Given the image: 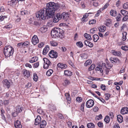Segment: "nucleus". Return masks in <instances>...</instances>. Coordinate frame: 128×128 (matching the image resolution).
I'll return each instance as SVG.
<instances>
[{
  "label": "nucleus",
  "instance_id": "obj_1",
  "mask_svg": "<svg viewBox=\"0 0 128 128\" xmlns=\"http://www.w3.org/2000/svg\"><path fill=\"white\" fill-rule=\"evenodd\" d=\"M51 34L53 38H63L64 37L63 30L59 28H56L52 30Z\"/></svg>",
  "mask_w": 128,
  "mask_h": 128
},
{
  "label": "nucleus",
  "instance_id": "obj_2",
  "mask_svg": "<svg viewBox=\"0 0 128 128\" xmlns=\"http://www.w3.org/2000/svg\"><path fill=\"white\" fill-rule=\"evenodd\" d=\"M14 48L10 46H6L4 49V53L6 58L12 55L14 52Z\"/></svg>",
  "mask_w": 128,
  "mask_h": 128
},
{
  "label": "nucleus",
  "instance_id": "obj_3",
  "mask_svg": "<svg viewBox=\"0 0 128 128\" xmlns=\"http://www.w3.org/2000/svg\"><path fill=\"white\" fill-rule=\"evenodd\" d=\"M36 14L37 18H40L44 20L46 19V18H48L46 13L45 12V10H44V8L39 11L36 13Z\"/></svg>",
  "mask_w": 128,
  "mask_h": 128
},
{
  "label": "nucleus",
  "instance_id": "obj_4",
  "mask_svg": "<svg viewBox=\"0 0 128 128\" xmlns=\"http://www.w3.org/2000/svg\"><path fill=\"white\" fill-rule=\"evenodd\" d=\"M58 4L53 2H50L46 4V8L58 9Z\"/></svg>",
  "mask_w": 128,
  "mask_h": 128
},
{
  "label": "nucleus",
  "instance_id": "obj_5",
  "mask_svg": "<svg viewBox=\"0 0 128 128\" xmlns=\"http://www.w3.org/2000/svg\"><path fill=\"white\" fill-rule=\"evenodd\" d=\"M14 112L12 113V115L14 117L16 116L18 113L22 111V108L20 106L18 105L15 108Z\"/></svg>",
  "mask_w": 128,
  "mask_h": 128
},
{
  "label": "nucleus",
  "instance_id": "obj_6",
  "mask_svg": "<svg viewBox=\"0 0 128 128\" xmlns=\"http://www.w3.org/2000/svg\"><path fill=\"white\" fill-rule=\"evenodd\" d=\"M43 61L44 62V68L45 69H48L49 66L51 64V63L48 58H43Z\"/></svg>",
  "mask_w": 128,
  "mask_h": 128
},
{
  "label": "nucleus",
  "instance_id": "obj_7",
  "mask_svg": "<svg viewBox=\"0 0 128 128\" xmlns=\"http://www.w3.org/2000/svg\"><path fill=\"white\" fill-rule=\"evenodd\" d=\"M45 12L46 13L47 16L50 18L52 17L54 15L56 11L54 10H45Z\"/></svg>",
  "mask_w": 128,
  "mask_h": 128
},
{
  "label": "nucleus",
  "instance_id": "obj_8",
  "mask_svg": "<svg viewBox=\"0 0 128 128\" xmlns=\"http://www.w3.org/2000/svg\"><path fill=\"white\" fill-rule=\"evenodd\" d=\"M49 56L51 58H56L58 56V53L56 51L52 50L50 52Z\"/></svg>",
  "mask_w": 128,
  "mask_h": 128
},
{
  "label": "nucleus",
  "instance_id": "obj_9",
  "mask_svg": "<svg viewBox=\"0 0 128 128\" xmlns=\"http://www.w3.org/2000/svg\"><path fill=\"white\" fill-rule=\"evenodd\" d=\"M63 19L65 20H67L68 19L70 16V12H64L62 13Z\"/></svg>",
  "mask_w": 128,
  "mask_h": 128
},
{
  "label": "nucleus",
  "instance_id": "obj_10",
  "mask_svg": "<svg viewBox=\"0 0 128 128\" xmlns=\"http://www.w3.org/2000/svg\"><path fill=\"white\" fill-rule=\"evenodd\" d=\"M94 104V101L90 99L89 100L86 102V106L87 108H90L92 107Z\"/></svg>",
  "mask_w": 128,
  "mask_h": 128
},
{
  "label": "nucleus",
  "instance_id": "obj_11",
  "mask_svg": "<svg viewBox=\"0 0 128 128\" xmlns=\"http://www.w3.org/2000/svg\"><path fill=\"white\" fill-rule=\"evenodd\" d=\"M106 64L104 63H102L101 65H99L98 66H97L96 68V70L100 71L101 73H102L103 70L102 68L103 67H106Z\"/></svg>",
  "mask_w": 128,
  "mask_h": 128
},
{
  "label": "nucleus",
  "instance_id": "obj_12",
  "mask_svg": "<svg viewBox=\"0 0 128 128\" xmlns=\"http://www.w3.org/2000/svg\"><path fill=\"white\" fill-rule=\"evenodd\" d=\"M3 86L4 87L8 88L11 85V84L7 80H4L3 81Z\"/></svg>",
  "mask_w": 128,
  "mask_h": 128
},
{
  "label": "nucleus",
  "instance_id": "obj_13",
  "mask_svg": "<svg viewBox=\"0 0 128 128\" xmlns=\"http://www.w3.org/2000/svg\"><path fill=\"white\" fill-rule=\"evenodd\" d=\"M32 42L34 45H36L39 42L38 39L36 36L34 35L32 37Z\"/></svg>",
  "mask_w": 128,
  "mask_h": 128
},
{
  "label": "nucleus",
  "instance_id": "obj_14",
  "mask_svg": "<svg viewBox=\"0 0 128 128\" xmlns=\"http://www.w3.org/2000/svg\"><path fill=\"white\" fill-rule=\"evenodd\" d=\"M23 75L26 77L28 78L30 75V74L29 71L26 69H24L22 70Z\"/></svg>",
  "mask_w": 128,
  "mask_h": 128
},
{
  "label": "nucleus",
  "instance_id": "obj_15",
  "mask_svg": "<svg viewBox=\"0 0 128 128\" xmlns=\"http://www.w3.org/2000/svg\"><path fill=\"white\" fill-rule=\"evenodd\" d=\"M110 60L112 63H119L120 61V60L116 58H110Z\"/></svg>",
  "mask_w": 128,
  "mask_h": 128
},
{
  "label": "nucleus",
  "instance_id": "obj_16",
  "mask_svg": "<svg viewBox=\"0 0 128 128\" xmlns=\"http://www.w3.org/2000/svg\"><path fill=\"white\" fill-rule=\"evenodd\" d=\"M112 54L114 55L117 56H120L122 55V54L120 52H117L116 51L112 50L111 51Z\"/></svg>",
  "mask_w": 128,
  "mask_h": 128
},
{
  "label": "nucleus",
  "instance_id": "obj_17",
  "mask_svg": "<svg viewBox=\"0 0 128 128\" xmlns=\"http://www.w3.org/2000/svg\"><path fill=\"white\" fill-rule=\"evenodd\" d=\"M14 126L16 128H22V126L20 124V122L17 120L16 122L14 123Z\"/></svg>",
  "mask_w": 128,
  "mask_h": 128
},
{
  "label": "nucleus",
  "instance_id": "obj_18",
  "mask_svg": "<svg viewBox=\"0 0 128 128\" xmlns=\"http://www.w3.org/2000/svg\"><path fill=\"white\" fill-rule=\"evenodd\" d=\"M57 66L58 68H60L62 69H65L67 67L66 64L60 63L58 64Z\"/></svg>",
  "mask_w": 128,
  "mask_h": 128
},
{
  "label": "nucleus",
  "instance_id": "obj_19",
  "mask_svg": "<svg viewBox=\"0 0 128 128\" xmlns=\"http://www.w3.org/2000/svg\"><path fill=\"white\" fill-rule=\"evenodd\" d=\"M18 1V0H11L8 2V4L11 6H14L16 4Z\"/></svg>",
  "mask_w": 128,
  "mask_h": 128
},
{
  "label": "nucleus",
  "instance_id": "obj_20",
  "mask_svg": "<svg viewBox=\"0 0 128 128\" xmlns=\"http://www.w3.org/2000/svg\"><path fill=\"white\" fill-rule=\"evenodd\" d=\"M41 120V118L39 116H38L36 118L35 120L34 124L35 125H37L40 123Z\"/></svg>",
  "mask_w": 128,
  "mask_h": 128
},
{
  "label": "nucleus",
  "instance_id": "obj_21",
  "mask_svg": "<svg viewBox=\"0 0 128 128\" xmlns=\"http://www.w3.org/2000/svg\"><path fill=\"white\" fill-rule=\"evenodd\" d=\"M120 112L123 114H127L128 112V108L127 107L123 108L121 110Z\"/></svg>",
  "mask_w": 128,
  "mask_h": 128
},
{
  "label": "nucleus",
  "instance_id": "obj_22",
  "mask_svg": "<svg viewBox=\"0 0 128 128\" xmlns=\"http://www.w3.org/2000/svg\"><path fill=\"white\" fill-rule=\"evenodd\" d=\"M12 74H14V75H16L18 76L20 74L19 71L18 70H14L11 72Z\"/></svg>",
  "mask_w": 128,
  "mask_h": 128
},
{
  "label": "nucleus",
  "instance_id": "obj_23",
  "mask_svg": "<svg viewBox=\"0 0 128 128\" xmlns=\"http://www.w3.org/2000/svg\"><path fill=\"white\" fill-rule=\"evenodd\" d=\"M84 44L86 46H88L90 48L92 47L93 46V44L86 40H85Z\"/></svg>",
  "mask_w": 128,
  "mask_h": 128
},
{
  "label": "nucleus",
  "instance_id": "obj_24",
  "mask_svg": "<svg viewBox=\"0 0 128 128\" xmlns=\"http://www.w3.org/2000/svg\"><path fill=\"white\" fill-rule=\"evenodd\" d=\"M40 128H44L46 124V122L45 120H42L40 122Z\"/></svg>",
  "mask_w": 128,
  "mask_h": 128
},
{
  "label": "nucleus",
  "instance_id": "obj_25",
  "mask_svg": "<svg viewBox=\"0 0 128 128\" xmlns=\"http://www.w3.org/2000/svg\"><path fill=\"white\" fill-rule=\"evenodd\" d=\"M49 46L46 45L43 51V54L44 55H46L47 54L49 50Z\"/></svg>",
  "mask_w": 128,
  "mask_h": 128
},
{
  "label": "nucleus",
  "instance_id": "obj_26",
  "mask_svg": "<svg viewBox=\"0 0 128 128\" xmlns=\"http://www.w3.org/2000/svg\"><path fill=\"white\" fill-rule=\"evenodd\" d=\"M50 45L53 46H56L58 44V42L54 40L50 41Z\"/></svg>",
  "mask_w": 128,
  "mask_h": 128
},
{
  "label": "nucleus",
  "instance_id": "obj_27",
  "mask_svg": "<svg viewBox=\"0 0 128 128\" xmlns=\"http://www.w3.org/2000/svg\"><path fill=\"white\" fill-rule=\"evenodd\" d=\"M38 59V57L36 56L34 57L31 58L29 62L30 63H33L37 61Z\"/></svg>",
  "mask_w": 128,
  "mask_h": 128
},
{
  "label": "nucleus",
  "instance_id": "obj_28",
  "mask_svg": "<svg viewBox=\"0 0 128 128\" xmlns=\"http://www.w3.org/2000/svg\"><path fill=\"white\" fill-rule=\"evenodd\" d=\"M84 36L85 38L88 40L90 41L92 40V38L91 36L89 34L86 33L84 34Z\"/></svg>",
  "mask_w": 128,
  "mask_h": 128
},
{
  "label": "nucleus",
  "instance_id": "obj_29",
  "mask_svg": "<svg viewBox=\"0 0 128 128\" xmlns=\"http://www.w3.org/2000/svg\"><path fill=\"white\" fill-rule=\"evenodd\" d=\"M65 95L66 98L68 102L70 103V94L68 93H66L65 94Z\"/></svg>",
  "mask_w": 128,
  "mask_h": 128
},
{
  "label": "nucleus",
  "instance_id": "obj_30",
  "mask_svg": "<svg viewBox=\"0 0 128 128\" xmlns=\"http://www.w3.org/2000/svg\"><path fill=\"white\" fill-rule=\"evenodd\" d=\"M117 118L118 121L120 123L122 122L123 120V118L120 115H118L117 116Z\"/></svg>",
  "mask_w": 128,
  "mask_h": 128
},
{
  "label": "nucleus",
  "instance_id": "obj_31",
  "mask_svg": "<svg viewBox=\"0 0 128 128\" xmlns=\"http://www.w3.org/2000/svg\"><path fill=\"white\" fill-rule=\"evenodd\" d=\"M48 28L46 26H44L40 28V31L42 32H44L47 31Z\"/></svg>",
  "mask_w": 128,
  "mask_h": 128
},
{
  "label": "nucleus",
  "instance_id": "obj_32",
  "mask_svg": "<svg viewBox=\"0 0 128 128\" xmlns=\"http://www.w3.org/2000/svg\"><path fill=\"white\" fill-rule=\"evenodd\" d=\"M93 40L95 42H96L99 39V37L98 35L94 34L93 36Z\"/></svg>",
  "mask_w": 128,
  "mask_h": 128
},
{
  "label": "nucleus",
  "instance_id": "obj_33",
  "mask_svg": "<svg viewBox=\"0 0 128 128\" xmlns=\"http://www.w3.org/2000/svg\"><path fill=\"white\" fill-rule=\"evenodd\" d=\"M80 56L82 59H85L88 58V55L86 54L83 53L80 54Z\"/></svg>",
  "mask_w": 128,
  "mask_h": 128
},
{
  "label": "nucleus",
  "instance_id": "obj_34",
  "mask_svg": "<svg viewBox=\"0 0 128 128\" xmlns=\"http://www.w3.org/2000/svg\"><path fill=\"white\" fill-rule=\"evenodd\" d=\"M64 74L67 76H71L72 74V72L68 70H66L64 71Z\"/></svg>",
  "mask_w": 128,
  "mask_h": 128
},
{
  "label": "nucleus",
  "instance_id": "obj_35",
  "mask_svg": "<svg viewBox=\"0 0 128 128\" xmlns=\"http://www.w3.org/2000/svg\"><path fill=\"white\" fill-rule=\"evenodd\" d=\"M116 10H111L110 12V15L113 16H115L116 15Z\"/></svg>",
  "mask_w": 128,
  "mask_h": 128
},
{
  "label": "nucleus",
  "instance_id": "obj_36",
  "mask_svg": "<svg viewBox=\"0 0 128 128\" xmlns=\"http://www.w3.org/2000/svg\"><path fill=\"white\" fill-rule=\"evenodd\" d=\"M99 31L100 32H103L106 30V27L104 26H102L98 28Z\"/></svg>",
  "mask_w": 128,
  "mask_h": 128
},
{
  "label": "nucleus",
  "instance_id": "obj_37",
  "mask_svg": "<svg viewBox=\"0 0 128 128\" xmlns=\"http://www.w3.org/2000/svg\"><path fill=\"white\" fill-rule=\"evenodd\" d=\"M122 40L123 41H125L126 39V36L127 33L125 32H124L122 33Z\"/></svg>",
  "mask_w": 128,
  "mask_h": 128
},
{
  "label": "nucleus",
  "instance_id": "obj_38",
  "mask_svg": "<svg viewBox=\"0 0 128 128\" xmlns=\"http://www.w3.org/2000/svg\"><path fill=\"white\" fill-rule=\"evenodd\" d=\"M92 62V61L90 60H86L84 64V66H88Z\"/></svg>",
  "mask_w": 128,
  "mask_h": 128
},
{
  "label": "nucleus",
  "instance_id": "obj_39",
  "mask_svg": "<svg viewBox=\"0 0 128 128\" xmlns=\"http://www.w3.org/2000/svg\"><path fill=\"white\" fill-rule=\"evenodd\" d=\"M87 126L88 128H94V125L92 123H90L87 124Z\"/></svg>",
  "mask_w": 128,
  "mask_h": 128
},
{
  "label": "nucleus",
  "instance_id": "obj_40",
  "mask_svg": "<svg viewBox=\"0 0 128 128\" xmlns=\"http://www.w3.org/2000/svg\"><path fill=\"white\" fill-rule=\"evenodd\" d=\"M70 84V82L69 80L67 79H66L64 80V86H66L69 85Z\"/></svg>",
  "mask_w": 128,
  "mask_h": 128
},
{
  "label": "nucleus",
  "instance_id": "obj_41",
  "mask_svg": "<svg viewBox=\"0 0 128 128\" xmlns=\"http://www.w3.org/2000/svg\"><path fill=\"white\" fill-rule=\"evenodd\" d=\"M53 70L52 69H50L46 72V75L48 76H50L53 73Z\"/></svg>",
  "mask_w": 128,
  "mask_h": 128
},
{
  "label": "nucleus",
  "instance_id": "obj_42",
  "mask_svg": "<svg viewBox=\"0 0 128 128\" xmlns=\"http://www.w3.org/2000/svg\"><path fill=\"white\" fill-rule=\"evenodd\" d=\"M29 42H28L23 43V48H25L28 47V46Z\"/></svg>",
  "mask_w": 128,
  "mask_h": 128
},
{
  "label": "nucleus",
  "instance_id": "obj_43",
  "mask_svg": "<svg viewBox=\"0 0 128 128\" xmlns=\"http://www.w3.org/2000/svg\"><path fill=\"white\" fill-rule=\"evenodd\" d=\"M76 45L78 46L80 48H82L83 46V44L81 42H76Z\"/></svg>",
  "mask_w": 128,
  "mask_h": 128
},
{
  "label": "nucleus",
  "instance_id": "obj_44",
  "mask_svg": "<svg viewBox=\"0 0 128 128\" xmlns=\"http://www.w3.org/2000/svg\"><path fill=\"white\" fill-rule=\"evenodd\" d=\"M95 66L94 64H92L90 66V67L88 68V70L90 71L94 70L95 68Z\"/></svg>",
  "mask_w": 128,
  "mask_h": 128
},
{
  "label": "nucleus",
  "instance_id": "obj_45",
  "mask_svg": "<svg viewBox=\"0 0 128 128\" xmlns=\"http://www.w3.org/2000/svg\"><path fill=\"white\" fill-rule=\"evenodd\" d=\"M90 13H88V14H86L85 15H84L83 16V17L82 19V21H85V19L88 17V14H90Z\"/></svg>",
  "mask_w": 128,
  "mask_h": 128
},
{
  "label": "nucleus",
  "instance_id": "obj_46",
  "mask_svg": "<svg viewBox=\"0 0 128 128\" xmlns=\"http://www.w3.org/2000/svg\"><path fill=\"white\" fill-rule=\"evenodd\" d=\"M56 16L59 20H60L62 18V14H61L60 13H58Z\"/></svg>",
  "mask_w": 128,
  "mask_h": 128
},
{
  "label": "nucleus",
  "instance_id": "obj_47",
  "mask_svg": "<svg viewBox=\"0 0 128 128\" xmlns=\"http://www.w3.org/2000/svg\"><path fill=\"white\" fill-rule=\"evenodd\" d=\"M33 78L34 80L36 82L37 81L38 79V77L37 74L34 73V75L33 76Z\"/></svg>",
  "mask_w": 128,
  "mask_h": 128
},
{
  "label": "nucleus",
  "instance_id": "obj_48",
  "mask_svg": "<svg viewBox=\"0 0 128 128\" xmlns=\"http://www.w3.org/2000/svg\"><path fill=\"white\" fill-rule=\"evenodd\" d=\"M4 27L6 28L10 29L12 27V26L10 24H8L5 26Z\"/></svg>",
  "mask_w": 128,
  "mask_h": 128
},
{
  "label": "nucleus",
  "instance_id": "obj_49",
  "mask_svg": "<svg viewBox=\"0 0 128 128\" xmlns=\"http://www.w3.org/2000/svg\"><path fill=\"white\" fill-rule=\"evenodd\" d=\"M20 13L22 15H27L29 13V12L26 10L22 11Z\"/></svg>",
  "mask_w": 128,
  "mask_h": 128
},
{
  "label": "nucleus",
  "instance_id": "obj_50",
  "mask_svg": "<svg viewBox=\"0 0 128 128\" xmlns=\"http://www.w3.org/2000/svg\"><path fill=\"white\" fill-rule=\"evenodd\" d=\"M104 121L106 123H108L110 121V118L108 116H106L104 119Z\"/></svg>",
  "mask_w": 128,
  "mask_h": 128
},
{
  "label": "nucleus",
  "instance_id": "obj_51",
  "mask_svg": "<svg viewBox=\"0 0 128 128\" xmlns=\"http://www.w3.org/2000/svg\"><path fill=\"white\" fill-rule=\"evenodd\" d=\"M123 7V8L125 9H128V2L124 4Z\"/></svg>",
  "mask_w": 128,
  "mask_h": 128
},
{
  "label": "nucleus",
  "instance_id": "obj_52",
  "mask_svg": "<svg viewBox=\"0 0 128 128\" xmlns=\"http://www.w3.org/2000/svg\"><path fill=\"white\" fill-rule=\"evenodd\" d=\"M105 99L106 100H108L109 99L110 95L109 94L106 93L105 94Z\"/></svg>",
  "mask_w": 128,
  "mask_h": 128
},
{
  "label": "nucleus",
  "instance_id": "obj_53",
  "mask_svg": "<svg viewBox=\"0 0 128 128\" xmlns=\"http://www.w3.org/2000/svg\"><path fill=\"white\" fill-rule=\"evenodd\" d=\"M111 22L110 20H107L106 23V26H110L111 24Z\"/></svg>",
  "mask_w": 128,
  "mask_h": 128
},
{
  "label": "nucleus",
  "instance_id": "obj_54",
  "mask_svg": "<svg viewBox=\"0 0 128 128\" xmlns=\"http://www.w3.org/2000/svg\"><path fill=\"white\" fill-rule=\"evenodd\" d=\"M96 28H92L90 30V32L92 34H94L96 31Z\"/></svg>",
  "mask_w": 128,
  "mask_h": 128
},
{
  "label": "nucleus",
  "instance_id": "obj_55",
  "mask_svg": "<svg viewBox=\"0 0 128 128\" xmlns=\"http://www.w3.org/2000/svg\"><path fill=\"white\" fill-rule=\"evenodd\" d=\"M53 22L54 23H56L58 22L59 20L58 18H57L56 17V16H55L53 18Z\"/></svg>",
  "mask_w": 128,
  "mask_h": 128
},
{
  "label": "nucleus",
  "instance_id": "obj_56",
  "mask_svg": "<svg viewBox=\"0 0 128 128\" xmlns=\"http://www.w3.org/2000/svg\"><path fill=\"white\" fill-rule=\"evenodd\" d=\"M96 22V20H91L89 22L90 24H95Z\"/></svg>",
  "mask_w": 128,
  "mask_h": 128
},
{
  "label": "nucleus",
  "instance_id": "obj_57",
  "mask_svg": "<svg viewBox=\"0 0 128 128\" xmlns=\"http://www.w3.org/2000/svg\"><path fill=\"white\" fill-rule=\"evenodd\" d=\"M121 13L123 15H124L126 14H127V12L124 10H122L120 11Z\"/></svg>",
  "mask_w": 128,
  "mask_h": 128
},
{
  "label": "nucleus",
  "instance_id": "obj_58",
  "mask_svg": "<svg viewBox=\"0 0 128 128\" xmlns=\"http://www.w3.org/2000/svg\"><path fill=\"white\" fill-rule=\"evenodd\" d=\"M38 112L40 114H44L43 110L41 109H38L37 110Z\"/></svg>",
  "mask_w": 128,
  "mask_h": 128
},
{
  "label": "nucleus",
  "instance_id": "obj_59",
  "mask_svg": "<svg viewBox=\"0 0 128 128\" xmlns=\"http://www.w3.org/2000/svg\"><path fill=\"white\" fill-rule=\"evenodd\" d=\"M121 48L122 50L126 51L128 50V47L126 46H122Z\"/></svg>",
  "mask_w": 128,
  "mask_h": 128
},
{
  "label": "nucleus",
  "instance_id": "obj_60",
  "mask_svg": "<svg viewBox=\"0 0 128 128\" xmlns=\"http://www.w3.org/2000/svg\"><path fill=\"white\" fill-rule=\"evenodd\" d=\"M100 88H101L104 90H106V86L105 85L102 84L101 85Z\"/></svg>",
  "mask_w": 128,
  "mask_h": 128
},
{
  "label": "nucleus",
  "instance_id": "obj_61",
  "mask_svg": "<svg viewBox=\"0 0 128 128\" xmlns=\"http://www.w3.org/2000/svg\"><path fill=\"white\" fill-rule=\"evenodd\" d=\"M4 103L5 105H8L9 104V101L8 100H4Z\"/></svg>",
  "mask_w": 128,
  "mask_h": 128
},
{
  "label": "nucleus",
  "instance_id": "obj_62",
  "mask_svg": "<svg viewBox=\"0 0 128 128\" xmlns=\"http://www.w3.org/2000/svg\"><path fill=\"white\" fill-rule=\"evenodd\" d=\"M84 103H82L80 107V110L82 112H84Z\"/></svg>",
  "mask_w": 128,
  "mask_h": 128
},
{
  "label": "nucleus",
  "instance_id": "obj_63",
  "mask_svg": "<svg viewBox=\"0 0 128 128\" xmlns=\"http://www.w3.org/2000/svg\"><path fill=\"white\" fill-rule=\"evenodd\" d=\"M23 43L22 42L18 44L17 45V46L20 48H23Z\"/></svg>",
  "mask_w": 128,
  "mask_h": 128
},
{
  "label": "nucleus",
  "instance_id": "obj_64",
  "mask_svg": "<svg viewBox=\"0 0 128 128\" xmlns=\"http://www.w3.org/2000/svg\"><path fill=\"white\" fill-rule=\"evenodd\" d=\"M76 100L79 102H80L82 101V99L81 97H78L76 98Z\"/></svg>",
  "mask_w": 128,
  "mask_h": 128
}]
</instances>
